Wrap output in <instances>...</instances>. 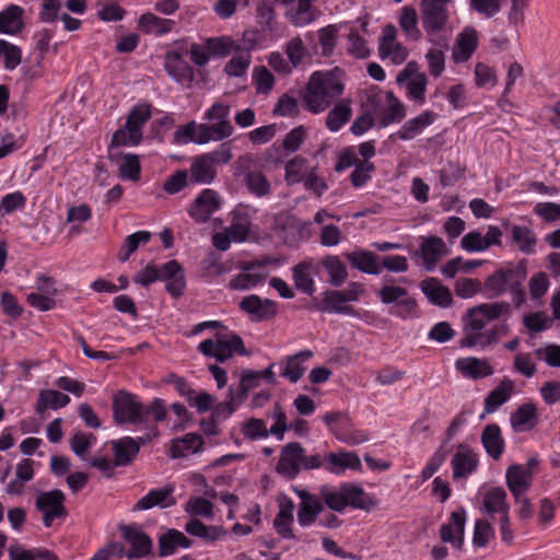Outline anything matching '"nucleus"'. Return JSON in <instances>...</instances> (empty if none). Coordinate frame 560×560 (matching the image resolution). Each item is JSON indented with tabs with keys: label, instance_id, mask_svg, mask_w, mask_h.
<instances>
[{
	"label": "nucleus",
	"instance_id": "nucleus-1",
	"mask_svg": "<svg viewBox=\"0 0 560 560\" xmlns=\"http://www.w3.org/2000/svg\"><path fill=\"white\" fill-rule=\"evenodd\" d=\"M512 315V305L505 301L482 303L467 310L463 316V337L459 345L463 348L487 347L498 342L508 331L506 325L493 326L487 329L489 322L500 318L508 319Z\"/></svg>",
	"mask_w": 560,
	"mask_h": 560
},
{
	"label": "nucleus",
	"instance_id": "nucleus-2",
	"mask_svg": "<svg viewBox=\"0 0 560 560\" xmlns=\"http://www.w3.org/2000/svg\"><path fill=\"white\" fill-rule=\"evenodd\" d=\"M343 90L342 73L338 68L316 71L311 75L303 92V105L313 114L323 113L340 97Z\"/></svg>",
	"mask_w": 560,
	"mask_h": 560
},
{
	"label": "nucleus",
	"instance_id": "nucleus-3",
	"mask_svg": "<svg viewBox=\"0 0 560 560\" xmlns=\"http://www.w3.org/2000/svg\"><path fill=\"white\" fill-rule=\"evenodd\" d=\"M527 276L524 262H509L488 276L483 282V292L488 298H499L510 292L512 305L521 308L526 303L523 283Z\"/></svg>",
	"mask_w": 560,
	"mask_h": 560
},
{
	"label": "nucleus",
	"instance_id": "nucleus-4",
	"mask_svg": "<svg viewBox=\"0 0 560 560\" xmlns=\"http://www.w3.org/2000/svg\"><path fill=\"white\" fill-rule=\"evenodd\" d=\"M324 504L334 512L342 513L348 506L370 512L378 501L357 483L343 482L339 486L324 485L319 488Z\"/></svg>",
	"mask_w": 560,
	"mask_h": 560
},
{
	"label": "nucleus",
	"instance_id": "nucleus-5",
	"mask_svg": "<svg viewBox=\"0 0 560 560\" xmlns=\"http://www.w3.org/2000/svg\"><path fill=\"white\" fill-rule=\"evenodd\" d=\"M156 280L165 281L166 291L175 299L182 296L186 288L184 269L177 260H170L160 269L154 265H148L133 278L136 283L143 287H147Z\"/></svg>",
	"mask_w": 560,
	"mask_h": 560
},
{
	"label": "nucleus",
	"instance_id": "nucleus-6",
	"mask_svg": "<svg viewBox=\"0 0 560 560\" xmlns=\"http://www.w3.org/2000/svg\"><path fill=\"white\" fill-rule=\"evenodd\" d=\"M114 419L120 424H147L149 410L137 396L126 390L118 392L113 399Z\"/></svg>",
	"mask_w": 560,
	"mask_h": 560
},
{
	"label": "nucleus",
	"instance_id": "nucleus-7",
	"mask_svg": "<svg viewBox=\"0 0 560 560\" xmlns=\"http://www.w3.org/2000/svg\"><path fill=\"white\" fill-rule=\"evenodd\" d=\"M198 350L206 357H213L220 362H224L233 357L234 353L246 354V349L242 338L235 334L217 335L215 339H206L198 346Z\"/></svg>",
	"mask_w": 560,
	"mask_h": 560
},
{
	"label": "nucleus",
	"instance_id": "nucleus-8",
	"mask_svg": "<svg viewBox=\"0 0 560 560\" xmlns=\"http://www.w3.org/2000/svg\"><path fill=\"white\" fill-rule=\"evenodd\" d=\"M450 249L443 238L436 235L421 236L419 247L411 250L412 259L420 260V265L428 272L435 270L440 260L447 256Z\"/></svg>",
	"mask_w": 560,
	"mask_h": 560
},
{
	"label": "nucleus",
	"instance_id": "nucleus-9",
	"mask_svg": "<svg viewBox=\"0 0 560 560\" xmlns=\"http://www.w3.org/2000/svg\"><path fill=\"white\" fill-rule=\"evenodd\" d=\"M452 0H421V22L428 34L442 31L448 21L447 4Z\"/></svg>",
	"mask_w": 560,
	"mask_h": 560
},
{
	"label": "nucleus",
	"instance_id": "nucleus-10",
	"mask_svg": "<svg viewBox=\"0 0 560 560\" xmlns=\"http://www.w3.org/2000/svg\"><path fill=\"white\" fill-rule=\"evenodd\" d=\"M323 421L328 425L331 433L343 443L355 445L368 441L365 432L349 430L350 419L346 413L338 411L327 412L323 416Z\"/></svg>",
	"mask_w": 560,
	"mask_h": 560
},
{
	"label": "nucleus",
	"instance_id": "nucleus-11",
	"mask_svg": "<svg viewBox=\"0 0 560 560\" xmlns=\"http://www.w3.org/2000/svg\"><path fill=\"white\" fill-rule=\"evenodd\" d=\"M147 429L148 433L144 436H139L137 440L130 436H125L112 442L116 465L126 466L130 464L139 453V445L145 444L152 438L159 435V430L155 425L147 427Z\"/></svg>",
	"mask_w": 560,
	"mask_h": 560
},
{
	"label": "nucleus",
	"instance_id": "nucleus-12",
	"mask_svg": "<svg viewBox=\"0 0 560 560\" xmlns=\"http://www.w3.org/2000/svg\"><path fill=\"white\" fill-rule=\"evenodd\" d=\"M66 497L60 490H51L40 493L36 499V508L43 513V523L50 527L54 520L67 515L65 506Z\"/></svg>",
	"mask_w": 560,
	"mask_h": 560
},
{
	"label": "nucleus",
	"instance_id": "nucleus-13",
	"mask_svg": "<svg viewBox=\"0 0 560 560\" xmlns=\"http://www.w3.org/2000/svg\"><path fill=\"white\" fill-rule=\"evenodd\" d=\"M293 492L301 499L298 509V522L302 527H308L315 523L317 516L324 510L320 495L313 494L306 489L293 487Z\"/></svg>",
	"mask_w": 560,
	"mask_h": 560
},
{
	"label": "nucleus",
	"instance_id": "nucleus-14",
	"mask_svg": "<svg viewBox=\"0 0 560 560\" xmlns=\"http://www.w3.org/2000/svg\"><path fill=\"white\" fill-rule=\"evenodd\" d=\"M303 446L291 442L282 446L276 471L288 479H294L302 469Z\"/></svg>",
	"mask_w": 560,
	"mask_h": 560
},
{
	"label": "nucleus",
	"instance_id": "nucleus-15",
	"mask_svg": "<svg viewBox=\"0 0 560 560\" xmlns=\"http://www.w3.org/2000/svg\"><path fill=\"white\" fill-rule=\"evenodd\" d=\"M221 199L213 189H203L189 208V215L198 223H203L220 209Z\"/></svg>",
	"mask_w": 560,
	"mask_h": 560
},
{
	"label": "nucleus",
	"instance_id": "nucleus-16",
	"mask_svg": "<svg viewBox=\"0 0 560 560\" xmlns=\"http://www.w3.org/2000/svg\"><path fill=\"white\" fill-rule=\"evenodd\" d=\"M120 532L125 541L129 545L127 558L137 560L145 557L151 552L152 540L150 537L136 526L124 525Z\"/></svg>",
	"mask_w": 560,
	"mask_h": 560
},
{
	"label": "nucleus",
	"instance_id": "nucleus-17",
	"mask_svg": "<svg viewBox=\"0 0 560 560\" xmlns=\"http://www.w3.org/2000/svg\"><path fill=\"white\" fill-rule=\"evenodd\" d=\"M396 28L388 24L383 28L380 39L378 52L382 59L389 58L394 63H402L408 57V50L396 42Z\"/></svg>",
	"mask_w": 560,
	"mask_h": 560
},
{
	"label": "nucleus",
	"instance_id": "nucleus-18",
	"mask_svg": "<svg viewBox=\"0 0 560 560\" xmlns=\"http://www.w3.org/2000/svg\"><path fill=\"white\" fill-rule=\"evenodd\" d=\"M241 269L242 272L234 276L229 282L231 290L247 291L256 288L266 279V273L258 262H245Z\"/></svg>",
	"mask_w": 560,
	"mask_h": 560
},
{
	"label": "nucleus",
	"instance_id": "nucleus-19",
	"mask_svg": "<svg viewBox=\"0 0 560 560\" xmlns=\"http://www.w3.org/2000/svg\"><path fill=\"white\" fill-rule=\"evenodd\" d=\"M465 523L466 512L464 509L453 512L448 522L443 524L440 528L442 541L460 549L464 544Z\"/></svg>",
	"mask_w": 560,
	"mask_h": 560
},
{
	"label": "nucleus",
	"instance_id": "nucleus-20",
	"mask_svg": "<svg viewBox=\"0 0 560 560\" xmlns=\"http://www.w3.org/2000/svg\"><path fill=\"white\" fill-rule=\"evenodd\" d=\"M478 463V455L469 446L459 444L451 460L453 478H467L477 469Z\"/></svg>",
	"mask_w": 560,
	"mask_h": 560
},
{
	"label": "nucleus",
	"instance_id": "nucleus-21",
	"mask_svg": "<svg viewBox=\"0 0 560 560\" xmlns=\"http://www.w3.org/2000/svg\"><path fill=\"white\" fill-rule=\"evenodd\" d=\"M240 308L258 322L269 319L277 314V304L273 301L261 299L256 294L245 296L240 302Z\"/></svg>",
	"mask_w": 560,
	"mask_h": 560
},
{
	"label": "nucleus",
	"instance_id": "nucleus-22",
	"mask_svg": "<svg viewBox=\"0 0 560 560\" xmlns=\"http://www.w3.org/2000/svg\"><path fill=\"white\" fill-rule=\"evenodd\" d=\"M415 65L409 62L407 67L398 74L397 82L405 83L407 95L410 100L418 101L423 104L425 101L424 94L427 90V77L424 73H417L411 77V71Z\"/></svg>",
	"mask_w": 560,
	"mask_h": 560
},
{
	"label": "nucleus",
	"instance_id": "nucleus-23",
	"mask_svg": "<svg viewBox=\"0 0 560 560\" xmlns=\"http://www.w3.org/2000/svg\"><path fill=\"white\" fill-rule=\"evenodd\" d=\"M164 68L170 77L183 85H189L194 79L192 68L178 51L166 52Z\"/></svg>",
	"mask_w": 560,
	"mask_h": 560
},
{
	"label": "nucleus",
	"instance_id": "nucleus-24",
	"mask_svg": "<svg viewBox=\"0 0 560 560\" xmlns=\"http://www.w3.org/2000/svg\"><path fill=\"white\" fill-rule=\"evenodd\" d=\"M325 469L335 475H342L347 469L360 470L361 460L359 456L349 451L328 453L324 456Z\"/></svg>",
	"mask_w": 560,
	"mask_h": 560
},
{
	"label": "nucleus",
	"instance_id": "nucleus-25",
	"mask_svg": "<svg viewBox=\"0 0 560 560\" xmlns=\"http://www.w3.org/2000/svg\"><path fill=\"white\" fill-rule=\"evenodd\" d=\"M174 487L166 486L150 490L142 497L133 506V511H144L152 508H170L176 504V499L173 495Z\"/></svg>",
	"mask_w": 560,
	"mask_h": 560
},
{
	"label": "nucleus",
	"instance_id": "nucleus-26",
	"mask_svg": "<svg viewBox=\"0 0 560 560\" xmlns=\"http://www.w3.org/2000/svg\"><path fill=\"white\" fill-rule=\"evenodd\" d=\"M230 106L223 103L213 104L205 114V118L212 121L215 138H229L233 133V126L229 120Z\"/></svg>",
	"mask_w": 560,
	"mask_h": 560
},
{
	"label": "nucleus",
	"instance_id": "nucleus-27",
	"mask_svg": "<svg viewBox=\"0 0 560 560\" xmlns=\"http://www.w3.org/2000/svg\"><path fill=\"white\" fill-rule=\"evenodd\" d=\"M314 355L312 350H302L293 355L285 357L279 362L282 377L288 378L291 383H296L304 374L306 368L303 363Z\"/></svg>",
	"mask_w": 560,
	"mask_h": 560
},
{
	"label": "nucleus",
	"instance_id": "nucleus-28",
	"mask_svg": "<svg viewBox=\"0 0 560 560\" xmlns=\"http://www.w3.org/2000/svg\"><path fill=\"white\" fill-rule=\"evenodd\" d=\"M505 479L514 499H518L520 494H525L528 490L533 477L530 476V469L521 464H515L508 468Z\"/></svg>",
	"mask_w": 560,
	"mask_h": 560
},
{
	"label": "nucleus",
	"instance_id": "nucleus-29",
	"mask_svg": "<svg viewBox=\"0 0 560 560\" xmlns=\"http://www.w3.org/2000/svg\"><path fill=\"white\" fill-rule=\"evenodd\" d=\"M420 288L427 299L434 305L447 307L452 304L451 290L443 285L438 278H428L420 283Z\"/></svg>",
	"mask_w": 560,
	"mask_h": 560
},
{
	"label": "nucleus",
	"instance_id": "nucleus-30",
	"mask_svg": "<svg viewBox=\"0 0 560 560\" xmlns=\"http://www.w3.org/2000/svg\"><path fill=\"white\" fill-rule=\"evenodd\" d=\"M455 366L462 375L474 380L490 376L494 372L486 359H478L474 357L458 359L455 362Z\"/></svg>",
	"mask_w": 560,
	"mask_h": 560
},
{
	"label": "nucleus",
	"instance_id": "nucleus-31",
	"mask_svg": "<svg viewBox=\"0 0 560 560\" xmlns=\"http://www.w3.org/2000/svg\"><path fill=\"white\" fill-rule=\"evenodd\" d=\"M478 45L477 31L472 27L465 28L456 39V44L453 48V59L456 62L467 61Z\"/></svg>",
	"mask_w": 560,
	"mask_h": 560
},
{
	"label": "nucleus",
	"instance_id": "nucleus-32",
	"mask_svg": "<svg viewBox=\"0 0 560 560\" xmlns=\"http://www.w3.org/2000/svg\"><path fill=\"white\" fill-rule=\"evenodd\" d=\"M514 381L504 377L500 384L492 389L485 399V410L488 413L494 412L500 406L505 404L514 392Z\"/></svg>",
	"mask_w": 560,
	"mask_h": 560
},
{
	"label": "nucleus",
	"instance_id": "nucleus-33",
	"mask_svg": "<svg viewBox=\"0 0 560 560\" xmlns=\"http://www.w3.org/2000/svg\"><path fill=\"white\" fill-rule=\"evenodd\" d=\"M346 258L351 264V266L362 272L369 275H380L382 272V267L378 264L377 255L373 254L369 250H355L352 253L346 254Z\"/></svg>",
	"mask_w": 560,
	"mask_h": 560
},
{
	"label": "nucleus",
	"instance_id": "nucleus-34",
	"mask_svg": "<svg viewBox=\"0 0 560 560\" xmlns=\"http://www.w3.org/2000/svg\"><path fill=\"white\" fill-rule=\"evenodd\" d=\"M24 9L16 4H10L0 12V33L15 35L20 33L23 27Z\"/></svg>",
	"mask_w": 560,
	"mask_h": 560
},
{
	"label": "nucleus",
	"instance_id": "nucleus-35",
	"mask_svg": "<svg viewBox=\"0 0 560 560\" xmlns=\"http://www.w3.org/2000/svg\"><path fill=\"white\" fill-rule=\"evenodd\" d=\"M481 442L487 454L493 458L499 459L504 451V440L501 435V430L497 424H488L481 433Z\"/></svg>",
	"mask_w": 560,
	"mask_h": 560
},
{
	"label": "nucleus",
	"instance_id": "nucleus-36",
	"mask_svg": "<svg viewBox=\"0 0 560 560\" xmlns=\"http://www.w3.org/2000/svg\"><path fill=\"white\" fill-rule=\"evenodd\" d=\"M185 530L191 536L199 537L207 542H214L226 535V530L223 527L206 525L197 518L189 520L185 525Z\"/></svg>",
	"mask_w": 560,
	"mask_h": 560
},
{
	"label": "nucleus",
	"instance_id": "nucleus-37",
	"mask_svg": "<svg viewBox=\"0 0 560 560\" xmlns=\"http://www.w3.org/2000/svg\"><path fill=\"white\" fill-rule=\"evenodd\" d=\"M536 423L537 408L532 402L523 404L511 415V425L516 432L528 431L533 429Z\"/></svg>",
	"mask_w": 560,
	"mask_h": 560
},
{
	"label": "nucleus",
	"instance_id": "nucleus-38",
	"mask_svg": "<svg viewBox=\"0 0 560 560\" xmlns=\"http://www.w3.org/2000/svg\"><path fill=\"white\" fill-rule=\"evenodd\" d=\"M192 541L188 539L182 532L176 529H168L159 538V555L160 557H167L173 555L178 547L189 548Z\"/></svg>",
	"mask_w": 560,
	"mask_h": 560
},
{
	"label": "nucleus",
	"instance_id": "nucleus-39",
	"mask_svg": "<svg viewBox=\"0 0 560 560\" xmlns=\"http://www.w3.org/2000/svg\"><path fill=\"white\" fill-rule=\"evenodd\" d=\"M512 243L515 244L520 252L526 255L535 253L537 237L533 230L523 225L509 226Z\"/></svg>",
	"mask_w": 560,
	"mask_h": 560
},
{
	"label": "nucleus",
	"instance_id": "nucleus-40",
	"mask_svg": "<svg viewBox=\"0 0 560 560\" xmlns=\"http://www.w3.org/2000/svg\"><path fill=\"white\" fill-rule=\"evenodd\" d=\"M434 121V114L430 110H425L419 114L417 117L407 120L397 136L401 140H410L422 132V130L430 126Z\"/></svg>",
	"mask_w": 560,
	"mask_h": 560
},
{
	"label": "nucleus",
	"instance_id": "nucleus-41",
	"mask_svg": "<svg viewBox=\"0 0 560 560\" xmlns=\"http://www.w3.org/2000/svg\"><path fill=\"white\" fill-rule=\"evenodd\" d=\"M506 491L501 487L489 489L483 497V510L488 514L499 513L500 515L509 513L510 506L506 501Z\"/></svg>",
	"mask_w": 560,
	"mask_h": 560
},
{
	"label": "nucleus",
	"instance_id": "nucleus-42",
	"mask_svg": "<svg viewBox=\"0 0 560 560\" xmlns=\"http://www.w3.org/2000/svg\"><path fill=\"white\" fill-rule=\"evenodd\" d=\"M138 26L147 34L153 33L161 36L171 32L175 26V22L173 20L159 18L155 14L148 12L139 18Z\"/></svg>",
	"mask_w": 560,
	"mask_h": 560
},
{
	"label": "nucleus",
	"instance_id": "nucleus-43",
	"mask_svg": "<svg viewBox=\"0 0 560 560\" xmlns=\"http://www.w3.org/2000/svg\"><path fill=\"white\" fill-rule=\"evenodd\" d=\"M215 175V168L202 154L194 159L188 176L191 184H210Z\"/></svg>",
	"mask_w": 560,
	"mask_h": 560
},
{
	"label": "nucleus",
	"instance_id": "nucleus-44",
	"mask_svg": "<svg viewBox=\"0 0 560 560\" xmlns=\"http://www.w3.org/2000/svg\"><path fill=\"white\" fill-rule=\"evenodd\" d=\"M203 441L201 435L196 433H187L182 439H175L172 442L171 453L174 458L186 457L197 453Z\"/></svg>",
	"mask_w": 560,
	"mask_h": 560
},
{
	"label": "nucleus",
	"instance_id": "nucleus-45",
	"mask_svg": "<svg viewBox=\"0 0 560 560\" xmlns=\"http://www.w3.org/2000/svg\"><path fill=\"white\" fill-rule=\"evenodd\" d=\"M352 109L349 104L340 102L336 104L326 116V127L331 132L339 131L351 118Z\"/></svg>",
	"mask_w": 560,
	"mask_h": 560
},
{
	"label": "nucleus",
	"instance_id": "nucleus-46",
	"mask_svg": "<svg viewBox=\"0 0 560 560\" xmlns=\"http://www.w3.org/2000/svg\"><path fill=\"white\" fill-rule=\"evenodd\" d=\"M252 62V55L249 51L241 49L240 46L235 49V55L228 61L224 67V72L229 77H243L246 74Z\"/></svg>",
	"mask_w": 560,
	"mask_h": 560
},
{
	"label": "nucleus",
	"instance_id": "nucleus-47",
	"mask_svg": "<svg viewBox=\"0 0 560 560\" xmlns=\"http://www.w3.org/2000/svg\"><path fill=\"white\" fill-rule=\"evenodd\" d=\"M530 300L536 306L542 305L545 295L547 294L550 281L547 273L539 271L534 273L527 283Z\"/></svg>",
	"mask_w": 560,
	"mask_h": 560
},
{
	"label": "nucleus",
	"instance_id": "nucleus-48",
	"mask_svg": "<svg viewBox=\"0 0 560 560\" xmlns=\"http://www.w3.org/2000/svg\"><path fill=\"white\" fill-rule=\"evenodd\" d=\"M70 401L68 395L57 390H42L36 405V411L42 413L47 409H58L67 406Z\"/></svg>",
	"mask_w": 560,
	"mask_h": 560
},
{
	"label": "nucleus",
	"instance_id": "nucleus-49",
	"mask_svg": "<svg viewBox=\"0 0 560 560\" xmlns=\"http://www.w3.org/2000/svg\"><path fill=\"white\" fill-rule=\"evenodd\" d=\"M313 167H310L307 161L302 156H295L285 164V182L288 185H294L304 180Z\"/></svg>",
	"mask_w": 560,
	"mask_h": 560
},
{
	"label": "nucleus",
	"instance_id": "nucleus-50",
	"mask_svg": "<svg viewBox=\"0 0 560 560\" xmlns=\"http://www.w3.org/2000/svg\"><path fill=\"white\" fill-rule=\"evenodd\" d=\"M322 264L329 275V282L331 285L340 287L348 278L347 267L338 256H326Z\"/></svg>",
	"mask_w": 560,
	"mask_h": 560
},
{
	"label": "nucleus",
	"instance_id": "nucleus-51",
	"mask_svg": "<svg viewBox=\"0 0 560 560\" xmlns=\"http://www.w3.org/2000/svg\"><path fill=\"white\" fill-rule=\"evenodd\" d=\"M177 383L180 394L188 396L190 406L195 407L198 412L203 413L212 408L214 404V397L212 395L202 392L192 397L191 395L194 390L187 387L186 383L183 380H178Z\"/></svg>",
	"mask_w": 560,
	"mask_h": 560
},
{
	"label": "nucleus",
	"instance_id": "nucleus-52",
	"mask_svg": "<svg viewBox=\"0 0 560 560\" xmlns=\"http://www.w3.org/2000/svg\"><path fill=\"white\" fill-rule=\"evenodd\" d=\"M345 304L340 291L327 290L322 294L320 301H315L311 308L326 313H338Z\"/></svg>",
	"mask_w": 560,
	"mask_h": 560
},
{
	"label": "nucleus",
	"instance_id": "nucleus-53",
	"mask_svg": "<svg viewBox=\"0 0 560 560\" xmlns=\"http://www.w3.org/2000/svg\"><path fill=\"white\" fill-rule=\"evenodd\" d=\"M245 184L250 194L264 197L270 192L271 185L267 177L259 171H250L245 176Z\"/></svg>",
	"mask_w": 560,
	"mask_h": 560
},
{
	"label": "nucleus",
	"instance_id": "nucleus-54",
	"mask_svg": "<svg viewBox=\"0 0 560 560\" xmlns=\"http://www.w3.org/2000/svg\"><path fill=\"white\" fill-rule=\"evenodd\" d=\"M150 238L151 233L148 231H138L128 235L118 253L119 260L127 261L130 255L138 249L139 245L148 243Z\"/></svg>",
	"mask_w": 560,
	"mask_h": 560
},
{
	"label": "nucleus",
	"instance_id": "nucleus-55",
	"mask_svg": "<svg viewBox=\"0 0 560 560\" xmlns=\"http://www.w3.org/2000/svg\"><path fill=\"white\" fill-rule=\"evenodd\" d=\"M482 265L481 260H464L462 257H455L448 260L442 268L441 273L446 278H454L458 271L469 272Z\"/></svg>",
	"mask_w": 560,
	"mask_h": 560
},
{
	"label": "nucleus",
	"instance_id": "nucleus-56",
	"mask_svg": "<svg viewBox=\"0 0 560 560\" xmlns=\"http://www.w3.org/2000/svg\"><path fill=\"white\" fill-rule=\"evenodd\" d=\"M142 131H139L136 128H132L125 124L124 127H120L115 131L112 138V145L114 147H126V145H137L141 142Z\"/></svg>",
	"mask_w": 560,
	"mask_h": 560
},
{
	"label": "nucleus",
	"instance_id": "nucleus-57",
	"mask_svg": "<svg viewBox=\"0 0 560 560\" xmlns=\"http://www.w3.org/2000/svg\"><path fill=\"white\" fill-rule=\"evenodd\" d=\"M386 100L388 108L380 121L381 126L383 127L396 121H400L406 115L404 105L399 102L393 92L386 93Z\"/></svg>",
	"mask_w": 560,
	"mask_h": 560
},
{
	"label": "nucleus",
	"instance_id": "nucleus-58",
	"mask_svg": "<svg viewBox=\"0 0 560 560\" xmlns=\"http://www.w3.org/2000/svg\"><path fill=\"white\" fill-rule=\"evenodd\" d=\"M0 59L7 70H13L21 63L22 50L19 46L0 39Z\"/></svg>",
	"mask_w": 560,
	"mask_h": 560
},
{
	"label": "nucleus",
	"instance_id": "nucleus-59",
	"mask_svg": "<svg viewBox=\"0 0 560 560\" xmlns=\"http://www.w3.org/2000/svg\"><path fill=\"white\" fill-rule=\"evenodd\" d=\"M553 319L546 312L538 311L524 315L523 325L530 332H540L550 328Z\"/></svg>",
	"mask_w": 560,
	"mask_h": 560
},
{
	"label": "nucleus",
	"instance_id": "nucleus-60",
	"mask_svg": "<svg viewBox=\"0 0 560 560\" xmlns=\"http://www.w3.org/2000/svg\"><path fill=\"white\" fill-rule=\"evenodd\" d=\"M241 432L244 438L255 441L268 438L270 429L268 430L267 424L262 419L250 418L243 423Z\"/></svg>",
	"mask_w": 560,
	"mask_h": 560
},
{
	"label": "nucleus",
	"instance_id": "nucleus-61",
	"mask_svg": "<svg viewBox=\"0 0 560 560\" xmlns=\"http://www.w3.org/2000/svg\"><path fill=\"white\" fill-rule=\"evenodd\" d=\"M140 161L136 154H124L119 163V175L122 179L138 180L140 178Z\"/></svg>",
	"mask_w": 560,
	"mask_h": 560
},
{
	"label": "nucleus",
	"instance_id": "nucleus-62",
	"mask_svg": "<svg viewBox=\"0 0 560 560\" xmlns=\"http://www.w3.org/2000/svg\"><path fill=\"white\" fill-rule=\"evenodd\" d=\"M253 83L257 94H268L275 85V77L265 66L256 67L253 70Z\"/></svg>",
	"mask_w": 560,
	"mask_h": 560
},
{
	"label": "nucleus",
	"instance_id": "nucleus-63",
	"mask_svg": "<svg viewBox=\"0 0 560 560\" xmlns=\"http://www.w3.org/2000/svg\"><path fill=\"white\" fill-rule=\"evenodd\" d=\"M444 49H447V45L444 44L441 47H434L428 50L425 59L428 62L429 73L438 78L442 74L445 68Z\"/></svg>",
	"mask_w": 560,
	"mask_h": 560
},
{
	"label": "nucleus",
	"instance_id": "nucleus-64",
	"mask_svg": "<svg viewBox=\"0 0 560 560\" xmlns=\"http://www.w3.org/2000/svg\"><path fill=\"white\" fill-rule=\"evenodd\" d=\"M417 25L418 16L416 10L411 7H405L399 18V26L408 37L418 39L420 36V31Z\"/></svg>",
	"mask_w": 560,
	"mask_h": 560
}]
</instances>
